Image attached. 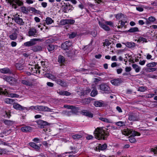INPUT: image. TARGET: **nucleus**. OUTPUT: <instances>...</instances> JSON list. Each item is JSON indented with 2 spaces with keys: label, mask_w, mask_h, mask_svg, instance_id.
Segmentation results:
<instances>
[{
  "label": "nucleus",
  "mask_w": 157,
  "mask_h": 157,
  "mask_svg": "<svg viewBox=\"0 0 157 157\" xmlns=\"http://www.w3.org/2000/svg\"><path fill=\"white\" fill-rule=\"evenodd\" d=\"M108 129L103 127L97 128L95 130L94 134L95 138L98 140H105L109 135Z\"/></svg>",
  "instance_id": "nucleus-1"
},
{
  "label": "nucleus",
  "mask_w": 157,
  "mask_h": 157,
  "mask_svg": "<svg viewBox=\"0 0 157 157\" xmlns=\"http://www.w3.org/2000/svg\"><path fill=\"white\" fill-rule=\"evenodd\" d=\"M122 133L123 134L128 136L130 134H131V135L133 137H129V140L131 143H135L136 142V140L134 136H140V133L135 131L131 129H125L124 130L122 131Z\"/></svg>",
  "instance_id": "nucleus-2"
},
{
  "label": "nucleus",
  "mask_w": 157,
  "mask_h": 157,
  "mask_svg": "<svg viewBox=\"0 0 157 157\" xmlns=\"http://www.w3.org/2000/svg\"><path fill=\"white\" fill-rule=\"evenodd\" d=\"M98 24L101 28L106 31H109L110 30V28L107 25L112 27L113 26V23L110 21H105V22L99 21Z\"/></svg>",
  "instance_id": "nucleus-3"
},
{
  "label": "nucleus",
  "mask_w": 157,
  "mask_h": 157,
  "mask_svg": "<svg viewBox=\"0 0 157 157\" xmlns=\"http://www.w3.org/2000/svg\"><path fill=\"white\" fill-rule=\"evenodd\" d=\"M73 6L68 2L64 3L62 7V11L65 13L71 12L73 10Z\"/></svg>",
  "instance_id": "nucleus-4"
},
{
  "label": "nucleus",
  "mask_w": 157,
  "mask_h": 157,
  "mask_svg": "<svg viewBox=\"0 0 157 157\" xmlns=\"http://www.w3.org/2000/svg\"><path fill=\"white\" fill-rule=\"evenodd\" d=\"M3 79L12 86L15 85L17 82V80L16 79L10 76L4 77Z\"/></svg>",
  "instance_id": "nucleus-5"
},
{
  "label": "nucleus",
  "mask_w": 157,
  "mask_h": 157,
  "mask_svg": "<svg viewBox=\"0 0 157 157\" xmlns=\"http://www.w3.org/2000/svg\"><path fill=\"white\" fill-rule=\"evenodd\" d=\"M52 40L51 39H48L47 40L44 42L45 48H47L48 51L50 52L53 50L55 49L54 46L51 44Z\"/></svg>",
  "instance_id": "nucleus-6"
},
{
  "label": "nucleus",
  "mask_w": 157,
  "mask_h": 157,
  "mask_svg": "<svg viewBox=\"0 0 157 157\" xmlns=\"http://www.w3.org/2000/svg\"><path fill=\"white\" fill-rule=\"evenodd\" d=\"M42 39L37 38L32 39L30 41H28L24 43V45L25 46L30 47L33 46L36 44V41H42Z\"/></svg>",
  "instance_id": "nucleus-7"
},
{
  "label": "nucleus",
  "mask_w": 157,
  "mask_h": 157,
  "mask_svg": "<svg viewBox=\"0 0 157 157\" xmlns=\"http://www.w3.org/2000/svg\"><path fill=\"white\" fill-rule=\"evenodd\" d=\"M12 19L18 25H23L24 24V22L23 21V19L20 18L19 16L18 15H13Z\"/></svg>",
  "instance_id": "nucleus-8"
},
{
  "label": "nucleus",
  "mask_w": 157,
  "mask_h": 157,
  "mask_svg": "<svg viewBox=\"0 0 157 157\" xmlns=\"http://www.w3.org/2000/svg\"><path fill=\"white\" fill-rule=\"evenodd\" d=\"M99 89L105 93H110V88L106 84L102 83L99 85Z\"/></svg>",
  "instance_id": "nucleus-9"
},
{
  "label": "nucleus",
  "mask_w": 157,
  "mask_h": 157,
  "mask_svg": "<svg viewBox=\"0 0 157 157\" xmlns=\"http://www.w3.org/2000/svg\"><path fill=\"white\" fill-rule=\"evenodd\" d=\"M72 45V43L70 41H67L62 44L61 48L64 50H68Z\"/></svg>",
  "instance_id": "nucleus-10"
},
{
  "label": "nucleus",
  "mask_w": 157,
  "mask_h": 157,
  "mask_svg": "<svg viewBox=\"0 0 157 157\" xmlns=\"http://www.w3.org/2000/svg\"><path fill=\"white\" fill-rule=\"evenodd\" d=\"M23 3L22 1L21 0H15L13 2V4H12V7L15 9H17L18 6H23Z\"/></svg>",
  "instance_id": "nucleus-11"
},
{
  "label": "nucleus",
  "mask_w": 157,
  "mask_h": 157,
  "mask_svg": "<svg viewBox=\"0 0 157 157\" xmlns=\"http://www.w3.org/2000/svg\"><path fill=\"white\" fill-rule=\"evenodd\" d=\"M29 144L30 146L34 148L37 151H39L41 146V144H40L39 145H37L35 143L33 142L29 143Z\"/></svg>",
  "instance_id": "nucleus-12"
},
{
  "label": "nucleus",
  "mask_w": 157,
  "mask_h": 157,
  "mask_svg": "<svg viewBox=\"0 0 157 157\" xmlns=\"http://www.w3.org/2000/svg\"><path fill=\"white\" fill-rule=\"evenodd\" d=\"M13 107L14 109L20 111L23 110L25 108V107H23L19 104L15 102H14L13 104Z\"/></svg>",
  "instance_id": "nucleus-13"
},
{
  "label": "nucleus",
  "mask_w": 157,
  "mask_h": 157,
  "mask_svg": "<svg viewBox=\"0 0 157 157\" xmlns=\"http://www.w3.org/2000/svg\"><path fill=\"white\" fill-rule=\"evenodd\" d=\"M110 82L112 85L115 86H118L122 82L121 79L120 78H117L112 80Z\"/></svg>",
  "instance_id": "nucleus-14"
},
{
  "label": "nucleus",
  "mask_w": 157,
  "mask_h": 157,
  "mask_svg": "<svg viewBox=\"0 0 157 157\" xmlns=\"http://www.w3.org/2000/svg\"><path fill=\"white\" fill-rule=\"evenodd\" d=\"M3 88L4 89L0 87V95L4 94L6 96L9 95V93L6 88V86H4Z\"/></svg>",
  "instance_id": "nucleus-15"
},
{
  "label": "nucleus",
  "mask_w": 157,
  "mask_h": 157,
  "mask_svg": "<svg viewBox=\"0 0 157 157\" xmlns=\"http://www.w3.org/2000/svg\"><path fill=\"white\" fill-rule=\"evenodd\" d=\"M37 124L40 126V128H43L44 126L48 125V123L45 121L39 120L37 121Z\"/></svg>",
  "instance_id": "nucleus-16"
},
{
  "label": "nucleus",
  "mask_w": 157,
  "mask_h": 157,
  "mask_svg": "<svg viewBox=\"0 0 157 157\" xmlns=\"http://www.w3.org/2000/svg\"><path fill=\"white\" fill-rule=\"evenodd\" d=\"M81 113L82 115L89 117L92 118L93 117V114L86 110H82Z\"/></svg>",
  "instance_id": "nucleus-17"
},
{
  "label": "nucleus",
  "mask_w": 157,
  "mask_h": 157,
  "mask_svg": "<svg viewBox=\"0 0 157 157\" xmlns=\"http://www.w3.org/2000/svg\"><path fill=\"white\" fill-rule=\"evenodd\" d=\"M125 46L129 48H133L136 46V44L133 42H127L124 43Z\"/></svg>",
  "instance_id": "nucleus-18"
},
{
  "label": "nucleus",
  "mask_w": 157,
  "mask_h": 157,
  "mask_svg": "<svg viewBox=\"0 0 157 157\" xmlns=\"http://www.w3.org/2000/svg\"><path fill=\"white\" fill-rule=\"evenodd\" d=\"M55 81L56 83L62 86L65 87L67 86V84L65 82L60 79H57L56 78Z\"/></svg>",
  "instance_id": "nucleus-19"
},
{
  "label": "nucleus",
  "mask_w": 157,
  "mask_h": 157,
  "mask_svg": "<svg viewBox=\"0 0 157 157\" xmlns=\"http://www.w3.org/2000/svg\"><path fill=\"white\" fill-rule=\"evenodd\" d=\"M42 47L39 45H36L33 47L31 50L34 52H38L42 50Z\"/></svg>",
  "instance_id": "nucleus-20"
},
{
  "label": "nucleus",
  "mask_w": 157,
  "mask_h": 157,
  "mask_svg": "<svg viewBox=\"0 0 157 157\" xmlns=\"http://www.w3.org/2000/svg\"><path fill=\"white\" fill-rule=\"evenodd\" d=\"M128 119L129 121H136L137 119V117L134 113H132L128 114Z\"/></svg>",
  "instance_id": "nucleus-21"
},
{
  "label": "nucleus",
  "mask_w": 157,
  "mask_h": 157,
  "mask_svg": "<svg viewBox=\"0 0 157 157\" xmlns=\"http://www.w3.org/2000/svg\"><path fill=\"white\" fill-rule=\"evenodd\" d=\"M36 33V29L34 28H31L29 29V31L28 32L29 35V36H34L35 35Z\"/></svg>",
  "instance_id": "nucleus-22"
},
{
  "label": "nucleus",
  "mask_w": 157,
  "mask_h": 157,
  "mask_svg": "<svg viewBox=\"0 0 157 157\" xmlns=\"http://www.w3.org/2000/svg\"><path fill=\"white\" fill-rule=\"evenodd\" d=\"M21 129L23 132H27L32 130V128L29 126H27L22 127Z\"/></svg>",
  "instance_id": "nucleus-23"
},
{
  "label": "nucleus",
  "mask_w": 157,
  "mask_h": 157,
  "mask_svg": "<svg viewBox=\"0 0 157 157\" xmlns=\"http://www.w3.org/2000/svg\"><path fill=\"white\" fill-rule=\"evenodd\" d=\"M0 71L2 73L5 74H10L11 73V71L9 69L7 68H4L1 69L0 70Z\"/></svg>",
  "instance_id": "nucleus-24"
},
{
  "label": "nucleus",
  "mask_w": 157,
  "mask_h": 157,
  "mask_svg": "<svg viewBox=\"0 0 157 157\" xmlns=\"http://www.w3.org/2000/svg\"><path fill=\"white\" fill-rule=\"evenodd\" d=\"M126 23H127V21H124L122 20L119 21L118 23L117 28L119 29L122 28L123 27L125 26Z\"/></svg>",
  "instance_id": "nucleus-25"
},
{
  "label": "nucleus",
  "mask_w": 157,
  "mask_h": 157,
  "mask_svg": "<svg viewBox=\"0 0 157 157\" xmlns=\"http://www.w3.org/2000/svg\"><path fill=\"white\" fill-rule=\"evenodd\" d=\"M107 147V145L105 144H104L102 145L101 144H99L98 145V149L99 151L104 150Z\"/></svg>",
  "instance_id": "nucleus-26"
},
{
  "label": "nucleus",
  "mask_w": 157,
  "mask_h": 157,
  "mask_svg": "<svg viewBox=\"0 0 157 157\" xmlns=\"http://www.w3.org/2000/svg\"><path fill=\"white\" fill-rule=\"evenodd\" d=\"M98 119L99 120L107 123H112V121L111 120L106 118L102 117H98Z\"/></svg>",
  "instance_id": "nucleus-27"
},
{
  "label": "nucleus",
  "mask_w": 157,
  "mask_h": 157,
  "mask_svg": "<svg viewBox=\"0 0 157 157\" xmlns=\"http://www.w3.org/2000/svg\"><path fill=\"white\" fill-rule=\"evenodd\" d=\"M132 66L136 72H139L141 69L140 67L136 64H133L132 65Z\"/></svg>",
  "instance_id": "nucleus-28"
},
{
  "label": "nucleus",
  "mask_w": 157,
  "mask_h": 157,
  "mask_svg": "<svg viewBox=\"0 0 157 157\" xmlns=\"http://www.w3.org/2000/svg\"><path fill=\"white\" fill-rule=\"evenodd\" d=\"M46 76L47 78L55 81L56 79V78L55 76L50 73H48L46 75Z\"/></svg>",
  "instance_id": "nucleus-29"
},
{
  "label": "nucleus",
  "mask_w": 157,
  "mask_h": 157,
  "mask_svg": "<svg viewBox=\"0 0 157 157\" xmlns=\"http://www.w3.org/2000/svg\"><path fill=\"white\" fill-rule=\"evenodd\" d=\"M65 61L64 57L61 55H59L58 56V62L61 63H63Z\"/></svg>",
  "instance_id": "nucleus-30"
},
{
  "label": "nucleus",
  "mask_w": 157,
  "mask_h": 157,
  "mask_svg": "<svg viewBox=\"0 0 157 157\" xmlns=\"http://www.w3.org/2000/svg\"><path fill=\"white\" fill-rule=\"evenodd\" d=\"M45 21L46 23L48 25L51 24L54 22V21L50 17H47Z\"/></svg>",
  "instance_id": "nucleus-31"
},
{
  "label": "nucleus",
  "mask_w": 157,
  "mask_h": 157,
  "mask_svg": "<svg viewBox=\"0 0 157 157\" xmlns=\"http://www.w3.org/2000/svg\"><path fill=\"white\" fill-rule=\"evenodd\" d=\"M17 34L15 32L13 33L9 36L10 38L12 40H15L17 38Z\"/></svg>",
  "instance_id": "nucleus-32"
},
{
  "label": "nucleus",
  "mask_w": 157,
  "mask_h": 157,
  "mask_svg": "<svg viewBox=\"0 0 157 157\" xmlns=\"http://www.w3.org/2000/svg\"><path fill=\"white\" fill-rule=\"evenodd\" d=\"M139 30L137 27H133L131 28L128 31V32L130 33H134L139 32Z\"/></svg>",
  "instance_id": "nucleus-33"
},
{
  "label": "nucleus",
  "mask_w": 157,
  "mask_h": 157,
  "mask_svg": "<svg viewBox=\"0 0 157 157\" xmlns=\"http://www.w3.org/2000/svg\"><path fill=\"white\" fill-rule=\"evenodd\" d=\"M157 65V63L155 62L149 63L147 64L146 66L147 67L152 68L155 67Z\"/></svg>",
  "instance_id": "nucleus-34"
},
{
  "label": "nucleus",
  "mask_w": 157,
  "mask_h": 157,
  "mask_svg": "<svg viewBox=\"0 0 157 157\" xmlns=\"http://www.w3.org/2000/svg\"><path fill=\"white\" fill-rule=\"evenodd\" d=\"M21 83L23 84L26 85V86H30L32 85V83L31 82L25 80H21Z\"/></svg>",
  "instance_id": "nucleus-35"
},
{
  "label": "nucleus",
  "mask_w": 157,
  "mask_h": 157,
  "mask_svg": "<svg viewBox=\"0 0 157 157\" xmlns=\"http://www.w3.org/2000/svg\"><path fill=\"white\" fill-rule=\"evenodd\" d=\"M43 106L36 105L33 106V108L37 111H43Z\"/></svg>",
  "instance_id": "nucleus-36"
},
{
  "label": "nucleus",
  "mask_w": 157,
  "mask_h": 157,
  "mask_svg": "<svg viewBox=\"0 0 157 157\" xmlns=\"http://www.w3.org/2000/svg\"><path fill=\"white\" fill-rule=\"evenodd\" d=\"M23 65L21 63H17L16 64L15 66L17 69L21 70L23 69Z\"/></svg>",
  "instance_id": "nucleus-37"
},
{
  "label": "nucleus",
  "mask_w": 157,
  "mask_h": 157,
  "mask_svg": "<svg viewBox=\"0 0 157 157\" xmlns=\"http://www.w3.org/2000/svg\"><path fill=\"white\" fill-rule=\"evenodd\" d=\"M3 122L5 124L8 125H10L13 124V121L9 120H3Z\"/></svg>",
  "instance_id": "nucleus-38"
},
{
  "label": "nucleus",
  "mask_w": 157,
  "mask_h": 157,
  "mask_svg": "<svg viewBox=\"0 0 157 157\" xmlns=\"http://www.w3.org/2000/svg\"><path fill=\"white\" fill-rule=\"evenodd\" d=\"M103 103L99 101H96L94 103V105L96 107H101L102 106Z\"/></svg>",
  "instance_id": "nucleus-39"
},
{
  "label": "nucleus",
  "mask_w": 157,
  "mask_h": 157,
  "mask_svg": "<svg viewBox=\"0 0 157 157\" xmlns=\"http://www.w3.org/2000/svg\"><path fill=\"white\" fill-rule=\"evenodd\" d=\"M138 42H139V43L142 42V43L147 42V41L146 39L145 38H144L140 36L138 40H137Z\"/></svg>",
  "instance_id": "nucleus-40"
},
{
  "label": "nucleus",
  "mask_w": 157,
  "mask_h": 157,
  "mask_svg": "<svg viewBox=\"0 0 157 157\" xmlns=\"http://www.w3.org/2000/svg\"><path fill=\"white\" fill-rule=\"evenodd\" d=\"M72 137L74 140H77L80 139L82 137V136L81 135L75 134L72 136Z\"/></svg>",
  "instance_id": "nucleus-41"
},
{
  "label": "nucleus",
  "mask_w": 157,
  "mask_h": 157,
  "mask_svg": "<svg viewBox=\"0 0 157 157\" xmlns=\"http://www.w3.org/2000/svg\"><path fill=\"white\" fill-rule=\"evenodd\" d=\"M52 109H50L47 106H43V111L52 112Z\"/></svg>",
  "instance_id": "nucleus-42"
},
{
  "label": "nucleus",
  "mask_w": 157,
  "mask_h": 157,
  "mask_svg": "<svg viewBox=\"0 0 157 157\" xmlns=\"http://www.w3.org/2000/svg\"><path fill=\"white\" fill-rule=\"evenodd\" d=\"M98 94V91L95 89H94L90 93V95L92 97H95Z\"/></svg>",
  "instance_id": "nucleus-43"
},
{
  "label": "nucleus",
  "mask_w": 157,
  "mask_h": 157,
  "mask_svg": "<svg viewBox=\"0 0 157 157\" xmlns=\"http://www.w3.org/2000/svg\"><path fill=\"white\" fill-rule=\"evenodd\" d=\"M77 35L76 32H73L69 34V37L71 39H72L75 37Z\"/></svg>",
  "instance_id": "nucleus-44"
},
{
  "label": "nucleus",
  "mask_w": 157,
  "mask_h": 157,
  "mask_svg": "<svg viewBox=\"0 0 157 157\" xmlns=\"http://www.w3.org/2000/svg\"><path fill=\"white\" fill-rule=\"evenodd\" d=\"M30 10L32 11L35 13H36L40 14V11L39 10H36V9L34 7H31L30 9Z\"/></svg>",
  "instance_id": "nucleus-45"
},
{
  "label": "nucleus",
  "mask_w": 157,
  "mask_h": 157,
  "mask_svg": "<svg viewBox=\"0 0 157 157\" xmlns=\"http://www.w3.org/2000/svg\"><path fill=\"white\" fill-rule=\"evenodd\" d=\"M73 114H75L76 113L78 112V109L77 107L75 106H73V108L71 109L70 110Z\"/></svg>",
  "instance_id": "nucleus-46"
},
{
  "label": "nucleus",
  "mask_w": 157,
  "mask_h": 157,
  "mask_svg": "<svg viewBox=\"0 0 157 157\" xmlns=\"http://www.w3.org/2000/svg\"><path fill=\"white\" fill-rule=\"evenodd\" d=\"M67 24L72 25L75 23V20L71 19H67Z\"/></svg>",
  "instance_id": "nucleus-47"
},
{
  "label": "nucleus",
  "mask_w": 157,
  "mask_h": 157,
  "mask_svg": "<svg viewBox=\"0 0 157 157\" xmlns=\"http://www.w3.org/2000/svg\"><path fill=\"white\" fill-rule=\"evenodd\" d=\"M91 89L90 88H87L86 90L83 91V94L84 95H87L91 91Z\"/></svg>",
  "instance_id": "nucleus-48"
},
{
  "label": "nucleus",
  "mask_w": 157,
  "mask_h": 157,
  "mask_svg": "<svg viewBox=\"0 0 157 157\" xmlns=\"http://www.w3.org/2000/svg\"><path fill=\"white\" fill-rule=\"evenodd\" d=\"M146 90V87L143 86H140L139 87L137 90L141 92H144Z\"/></svg>",
  "instance_id": "nucleus-49"
},
{
  "label": "nucleus",
  "mask_w": 157,
  "mask_h": 157,
  "mask_svg": "<svg viewBox=\"0 0 157 157\" xmlns=\"http://www.w3.org/2000/svg\"><path fill=\"white\" fill-rule=\"evenodd\" d=\"M110 43H109V40L106 39L105 40V41L103 43V45L104 46H109L110 44Z\"/></svg>",
  "instance_id": "nucleus-50"
},
{
  "label": "nucleus",
  "mask_w": 157,
  "mask_h": 157,
  "mask_svg": "<svg viewBox=\"0 0 157 157\" xmlns=\"http://www.w3.org/2000/svg\"><path fill=\"white\" fill-rule=\"evenodd\" d=\"M151 151L154 152L155 154L157 155V146L154 148H151Z\"/></svg>",
  "instance_id": "nucleus-51"
},
{
  "label": "nucleus",
  "mask_w": 157,
  "mask_h": 157,
  "mask_svg": "<svg viewBox=\"0 0 157 157\" xmlns=\"http://www.w3.org/2000/svg\"><path fill=\"white\" fill-rule=\"evenodd\" d=\"M117 124L118 126H121L124 125H125V123L122 121H118L117 123Z\"/></svg>",
  "instance_id": "nucleus-52"
},
{
  "label": "nucleus",
  "mask_w": 157,
  "mask_h": 157,
  "mask_svg": "<svg viewBox=\"0 0 157 157\" xmlns=\"http://www.w3.org/2000/svg\"><path fill=\"white\" fill-rule=\"evenodd\" d=\"M60 23L61 25H64L66 24H67V19H64L61 20L60 21Z\"/></svg>",
  "instance_id": "nucleus-53"
},
{
  "label": "nucleus",
  "mask_w": 157,
  "mask_h": 157,
  "mask_svg": "<svg viewBox=\"0 0 157 157\" xmlns=\"http://www.w3.org/2000/svg\"><path fill=\"white\" fill-rule=\"evenodd\" d=\"M123 16V14L122 13H120L116 14L115 16V17L116 19H119L121 18L122 16Z\"/></svg>",
  "instance_id": "nucleus-54"
},
{
  "label": "nucleus",
  "mask_w": 157,
  "mask_h": 157,
  "mask_svg": "<svg viewBox=\"0 0 157 157\" xmlns=\"http://www.w3.org/2000/svg\"><path fill=\"white\" fill-rule=\"evenodd\" d=\"M148 20L151 22H154L155 21L156 19L155 18L151 16L149 17L148 18Z\"/></svg>",
  "instance_id": "nucleus-55"
},
{
  "label": "nucleus",
  "mask_w": 157,
  "mask_h": 157,
  "mask_svg": "<svg viewBox=\"0 0 157 157\" xmlns=\"http://www.w3.org/2000/svg\"><path fill=\"white\" fill-rule=\"evenodd\" d=\"M10 97L12 98H18L19 97V95L15 94H10Z\"/></svg>",
  "instance_id": "nucleus-56"
},
{
  "label": "nucleus",
  "mask_w": 157,
  "mask_h": 157,
  "mask_svg": "<svg viewBox=\"0 0 157 157\" xmlns=\"http://www.w3.org/2000/svg\"><path fill=\"white\" fill-rule=\"evenodd\" d=\"M6 1L8 3H9L10 5L12 6V4H13V2L15 0H6Z\"/></svg>",
  "instance_id": "nucleus-57"
},
{
  "label": "nucleus",
  "mask_w": 157,
  "mask_h": 157,
  "mask_svg": "<svg viewBox=\"0 0 157 157\" xmlns=\"http://www.w3.org/2000/svg\"><path fill=\"white\" fill-rule=\"evenodd\" d=\"M116 71L117 74H120L122 73L123 69L121 68H118L117 69Z\"/></svg>",
  "instance_id": "nucleus-58"
},
{
  "label": "nucleus",
  "mask_w": 157,
  "mask_h": 157,
  "mask_svg": "<svg viewBox=\"0 0 157 157\" xmlns=\"http://www.w3.org/2000/svg\"><path fill=\"white\" fill-rule=\"evenodd\" d=\"M6 102L7 103L11 104L13 101V100L12 99H10V98H8V99H6Z\"/></svg>",
  "instance_id": "nucleus-59"
},
{
  "label": "nucleus",
  "mask_w": 157,
  "mask_h": 157,
  "mask_svg": "<svg viewBox=\"0 0 157 157\" xmlns=\"http://www.w3.org/2000/svg\"><path fill=\"white\" fill-rule=\"evenodd\" d=\"M132 70L131 67H127L125 68V71L126 72H129Z\"/></svg>",
  "instance_id": "nucleus-60"
},
{
  "label": "nucleus",
  "mask_w": 157,
  "mask_h": 157,
  "mask_svg": "<svg viewBox=\"0 0 157 157\" xmlns=\"http://www.w3.org/2000/svg\"><path fill=\"white\" fill-rule=\"evenodd\" d=\"M91 34L93 37H95L97 35V32L96 31H93L91 32Z\"/></svg>",
  "instance_id": "nucleus-61"
},
{
  "label": "nucleus",
  "mask_w": 157,
  "mask_h": 157,
  "mask_svg": "<svg viewBox=\"0 0 157 157\" xmlns=\"http://www.w3.org/2000/svg\"><path fill=\"white\" fill-rule=\"evenodd\" d=\"M94 137L93 136L91 135H88L86 136V139L88 140H90L92 139Z\"/></svg>",
  "instance_id": "nucleus-62"
},
{
  "label": "nucleus",
  "mask_w": 157,
  "mask_h": 157,
  "mask_svg": "<svg viewBox=\"0 0 157 157\" xmlns=\"http://www.w3.org/2000/svg\"><path fill=\"white\" fill-rule=\"evenodd\" d=\"M47 85L49 86L52 87L54 86V84L53 83L48 82L47 83Z\"/></svg>",
  "instance_id": "nucleus-63"
},
{
  "label": "nucleus",
  "mask_w": 157,
  "mask_h": 157,
  "mask_svg": "<svg viewBox=\"0 0 157 157\" xmlns=\"http://www.w3.org/2000/svg\"><path fill=\"white\" fill-rule=\"evenodd\" d=\"M40 139L38 138H35L33 140V141L36 143H38L39 141H40Z\"/></svg>",
  "instance_id": "nucleus-64"
}]
</instances>
